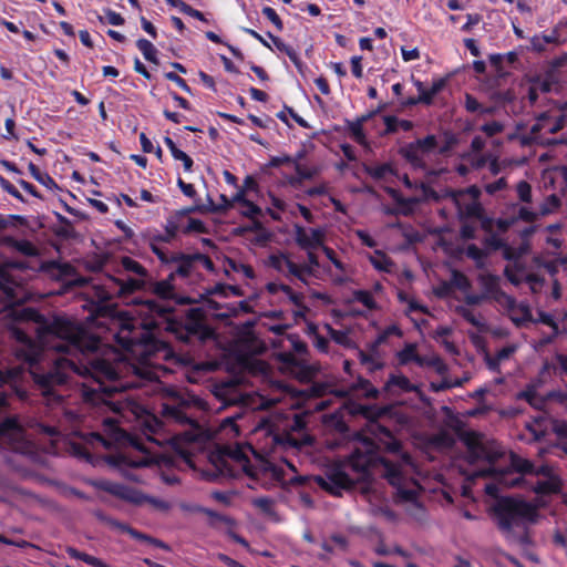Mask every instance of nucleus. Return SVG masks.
Segmentation results:
<instances>
[{"mask_svg":"<svg viewBox=\"0 0 567 567\" xmlns=\"http://www.w3.org/2000/svg\"><path fill=\"white\" fill-rule=\"evenodd\" d=\"M134 303L141 320L123 319L114 338L137 363L111 362L100 358L94 353L99 340L81 324L63 317L48 319L35 312H32V319L37 341L19 327L10 330V337L17 342L16 355L29 365L30 374L48 404L62 402L59 388L68 382L71 373H78L87 378L76 391L83 409L96 413L113 412L124 417L131 414L136 419L141 436L117 427L113 419L104 420L111 429L113 442L144 453L138 458L120 454L117 464L131 467L168 464L172 462L171 451L187 460V453L179 446L182 434L173 432L167 425L196 426L195 420L187 413L188 402L176 400L164 404V422L136 400L123 394L125 389L137 384L122 381V373L126 369L141 379L152 380L155 377L151 368L152 359L159 352H166V344L156 338L155 331H168L184 342L205 341L214 332L199 318L197 310H189L182 322L173 317V308L164 302L145 299ZM183 436L188 441L195 439L186 432Z\"/></svg>","mask_w":567,"mask_h":567,"instance_id":"1","label":"nucleus"},{"mask_svg":"<svg viewBox=\"0 0 567 567\" xmlns=\"http://www.w3.org/2000/svg\"><path fill=\"white\" fill-rule=\"evenodd\" d=\"M400 446V442L386 427L373 422L368 426L367 433L357 434L353 450L347 460L328 468L324 475L316 476L315 482L330 494L340 496L343 491H349L357 483L368 480L371 467L382 463L389 482L399 485L401 466L382 458L379 451L396 453Z\"/></svg>","mask_w":567,"mask_h":567,"instance_id":"2","label":"nucleus"},{"mask_svg":"<svg viewBox=\"0 0 567 567\" xmlns=\"http://www.w3.org/2000/svg\"><path fill=\"white\" fill-rule=\"evenodd\" d=\"M306 422L301 415H295L289 430H280L270 419H261L252 431L258 450L251 451L257 457L277 451L300 450L313 443L312 437L305 432Z\"/></svg>","mask_w":567,"mask_h":567,"instance_id":"3","label":"nucleus"},{"mask_svg":"<svg viewBox=\"0 0 567 567\" xmlns=\"http://www.w3.org/2000/svg\"><path fill=\"white\" fill-rule=\"evenodd\" d=\"M462 441L466 446V460L470 464H475L482 460L488 463V467L474 472L471 476L472 480L493 477L507 487H515L525 483L523 477L509 480L511 470H498L494 466L504 455V451L495 442H484L482 435L476 432H465Z\"/></svg>","mask_w":567,"mask_h":567,"instance_id":"4","label":"nucleus"},{"mask_svg":"<svg viewBox=\"0 0 567 567\" xmlns=\"http://www.w3.org/2000/svg\"><path fill=\"white\" fill-rule=\"evenodd\" d=\"M497 527L509 542H527L525 534L518 535L515 528L526 529L527 524L537 518L536 507L523 499L505 498L495 507Z\"/></svg>","mask_w":567,"mask_h":567,"instance_id":"5","label":"nucleus"},{"mask_svg":"<svg viewBox=\"0 0 567 567\" xmlns=\"http://www.w3.org/2000/svg\"><path fill=\"white\" fill-rule=\"evenodd\" d=\"M25 427L35 429L39 433L50 437L60 435V431L55 426L45 425L32 419L22 423L17 416H10L0 422V444L7 445L20 454H32L34 446L27 437Z\"/></svg>","mask_w":567,"mask_h":567,"instance_id":"6","label":"nucleus"},{"mask_svg":"<svg viewBox=\"0 0 567 567\" xmlns=\"http://www.w3.org/2000/svg\"><path fill=\"white\" fill-rule=\"evenodd\" d=\"M480 195L481 190L478 187L470 186L466 189L447 190L445 197L455 205L461 219H483V207L478 200Z\"/></svg>","mask_w":567,"mask_h":567,"instance_id":"7","label":"nucleus"},{"mask_svg":"<svg viewBox=\"0 0 567 567\" xmlns=\"http://www.w3.org/2000/svg\"><path fill=\"white\" fill-rule=\"evenodd\" d=\"M436 147L437 140L435 135H427L424 138H419L402 146L400 154L413 168L425 169V158L432 154Z\"/></svg>","mask_w":567,"mask_h":567,"instance_id":"8","label":"nucleus"},{"mask_svg":"<svg viewBox=\"0 0 567 567\" xmlns=\"http://www.w3.org/2000/svg\"><path fill=\"white\" fill-rule=\"evenodd\" d=\"M269 265L286 277L296 278L307 285V275L310 272L309 268L298 266L286 254L271 255L269 257Z\"/></svg>","mask_w":567,"mask_h":567,"instance_id":"9","label":"nucleus"},{"mask_svg":"<svg viewBox=\"0 0 567 567\" xmlns=\"http://www.w3.org/2000/svg\"><path fill=\"white\" fill-rule=\"evenodd\" d=\"M477 280L483 289V295L491 301L499 305H507L511 301V296L501 288V278L496 275L482 272L478 275Z\"/></svg>","mask_w":567,"mask_h":567,"instance_id":"10","label":"nucleus"},{"mask_svg":"<svg viewBox=\"0 0 567 567\" xmlns=\"http://www.w3.org/2000/svg\"><path fill=\"white\" fill-rule=\"evenodd\" d=\"M216 395L225 405H243L252 408L254 398L249 393L241 392L237 383H227L217 389Z\"/></svg>","mask_w":567,"mask_h":567,"instance_id":"11","label":"nucleus"},{"mask_svg":"<svg viewBox=\"0 0 567 567\" xmlns=\"http://www.w3.org/2000/svg\"><path fill=\"white\" fill-rule=\"evenodd\" d=\"M295 240L303 250H315L323 246L324 230L321 228H305L295 226Z\"/></svg>","mask_w":567,"mask_h":567,"instance_id":"12","label":"nucleus"},{"mask_svg":"<svg viewBox=\"0 0 567 567\" xmlns=\"http://www.w3.org/2000/svg\"><path fill=\"white\" fill-rule=\"evenodd\" d=\"M511 301L507 305H499L505 311L512 322L517 327H525L529 322H534L530 307L525 302H517L514 297L511 296Z\"/></svg>","mask_w":567,"mask_h":567,"instance_id":"13","label":"nucleus"},{"mask_svg":"<svg viewBox=\"0 0 567 567\" xmlns=\"http://www.w3.org/2000/svg\"><path fill=\"white\" fill-rule=\"evenodd\" d=\"M0 290L10 303L23 301L22 286L4 269H0Z\"/></svg>","mask_w":567,"mask_h":567,"instance_id":"14","label":"nucleus"},{"mask_svg":"<svg viewBox=\"0 0 567 567\" xmlns=\"http://www.w3.org/2000/svg\"><path fill=\"white\" fill-rule=\"evenodd\" d=\"M100 487L103 491H105L121 499H124V501H127V502H131L134 504L142 503V501L144 498L143 495L140 494L134 488L123 485V484H120V483L103 482V483H101Z\"/></svg>","mask_w":567,"mask_h":567,"instance_id":"15","label":"nucleus"},{"mask_svg":"<svg viewBox=\"0 0 567 567\" xmlns=\"http://www.w3.org/2000/svg\"><path fill=\"white\" fill-rule=\"evenodd\" d=\"M194 210H195V208H188V209H184V210L177 212L174 215H172L166 221L165 234L157 235V236L153 237V238H156V244L157 243H169L171 240H173L175 238L177 231H179V229H181V221L186 218V215H188L189 213H192Z\"/></svg>","mask_w":567,"mask_h":567,"instance_id":"16","label":"nucleus"},{"mask_svg":"<svg viewBox=\"0 0 567 567\" xmlns=\"http://www.w3.org/2000/svg\"><path fill=\"white\" fill-rule=\"evenodd\" d=\"M146 277H127L123 278H111V282L113 284L116 296L124 297L131 295L137 290H141L145 286Z\"/></svg>","mask_w":567,"mask_h":567,"instance_id":"17","label":"nucleus"},{"mask_svg":"<svg viewBox=\"0 0 567 567\" xmlns=\"http://www.w3.org/2000/svg\"><path fill=\"white\" fill-rule=\"evenodd\" d=\"M266 47L272 49L274 47L279 50L280 52L286 53L289 59L292 61V63L300 69L301 62L298 56L296 48L287 43L285 41V38H258Z\"/></svg>","mask_w":567,"mask_h":567,"instance_id":"18","label":"nucleus"},{"mask_svg":"<svg viewBox=\"0 0 567 567\" xmlns=\"http://www.w3.org/2000/svg\"><path fill=\"white\" fill-rule=\"evenodd\" d=\"M114 297L117 296L115 288L111 282V278L109 279V282L105 285L92 287L91 299L92 301L97 303L99 311L106 309L107 307L105 306V303L112 300Z\"/></svg>","mask_w":567,"mask_h":567,"instance_id":"19","label":"nucleus"},{"mask_svg":"<svg viewBox=\"0 0 567 567\" xmlns=\"http://www.w3.org/2000/svg\"><path fill=\"white\" fill-rule=\"evenodd\" d=\"M516 60H517L516 52L489 55L491 64L495 69L497 78H499V79L504 78L508 74V72L504 70V64L507 63V64L512 65L516 62Z\"/></svg>","mask_w":567,"mask_h":567,"instance_id":"20","label":"nucleus"},{"mask_svg":"<svg viewBox=\"0 0 567 567\" xmlns=\"http://www.w3.org/2000/svg\"><path fill=\"white\" fill-rule=\"evenodd\" d=\"M536 494L549 495L560 492L561 481L558 476H550L544 481H538L530 487Z\"/></svg>","mask_w":567,"mask_h":567,"instance_id":"21","label":"nucleus"},{"mask_svg":"<svg viewBox=\"0 0 567 567\" xmlns=\"http://www.w3.org/2000/svg\"><path fill=\"white\" fill-rule=\"evenodd\" d=\"M548 120L549 116L546 113L538 116L537 122L530 127L529 133L522 136V144L530 145L533 143H544L539 133L544 130V122H547Z\"/></svg>","mask_w":567,"mask_h":567,"instance_id":"22","label":"nucleus"},{"mask_svg":"<svg viewBox=\"0 0 567 567\" xmlns=\"http://www.w3.org/2000/svg\"><path fill=\"white\" fill-rule=\"evenodd\" d=\"M173 278H174V274H172L169 276V278L166 280H162V281L152 284V286H151L152 292L163 300L174 299L175 292H174V286L172 285Z\"/></svg>","mask_w":567,"mask_h":567,"instance_id":"23","label":"nucleus"},{"mask_svg":"<svg viewBox=\"0 0 567 567\" xmlns=\"http://www.w3.org/2000/svg\"><path fill=\"white\" fill-rule=\"evenodd\" d=\"M416 364L419 367H430L435 370V372L440 375H445L447 373V365L445 362L436 354L431 355H420Z\"/></svg>","mask_w":567,"mask_h":567,"instance_id":"24","label":"nucleus"},{"mask_svg":"<svg viewBox=\"0 0 567 567\" xmlns=\"http://www.w3.org/2000/svg\"><path fill=\"white\" fill-rule=\"evenodd\" d=\"M393 388H399L402 392L416 391V386L410 382L404 375L391 374L389 380L385 382V389L392 391Z\"/></svg>","mask_w":567,"mask_h":567,"instance_id":"25","label":"nucleus"},{"mask_svg":"<svg viewBox=\"0 0 567 567\" xmlns=\"http://www.w3.org/2000/svg\"><path fill=\"white\" fill-rule=\"evenodd\" d=\"M3 243L14 250L21 252L24 256H35L37 255V248L28 240H17L12 237H6L3 239Z\"/></svg>","mask_w":567,"mask_h":567,"instance_id":"26","label":"nucleus"},{"mask_svg":"<svg viewBox=\"0 0 567 567\" xmlns=\"http://www.w3.org/2000/svg\"><path fill=\"white\" fill-rule=\"evenodd\" d=\"M171 261L177 262L175 272L179 276L187 277L190 274L193 264L195 261V255H183L178 254L172 257Z\"/></svg>","mask_w":567,"mask_h":567,"instance_id":"27","label":"nucleus"},{"mask_svg":"<svg viewBox=\"0 0 567 567\" xmlns=\"http://www.w3.org/2000/svg\"><path fill=\"white\" fill-rule=\"evenodd\" d=\"M196 512L198 513H203L205 514L208 518H209V524L213 526V527H217L219 524H225L229 527H231L235 522L233 518L228 517V516H225V515H221L215 511H212V509H208V508H204V507H200V506H197L195 508Z\"/></svg>","mask_w":567,"mask_h":567,"instance_id":"28","label":"nucleus"},{"mask_svg":"<svg viewBox=\"0 0 567 567\" xmlns=\"http://www.w3.org/2000/svg\"><path fill=\"white\" fill-rule=\"evenodd\" d=\"M545 421L546 419L544 416H537L532 422L526 423L525 427L532 434V441L538 442L546 436L547 430L544 426Z\"/></svg>","mask_w":567,"mask_h":567,"instance_id":"29","label":"nucleus"},{"mask_svg":"<svg viewBox=\"0 0 567 567\" xmlns=\"http://www.w3.org/2000/svg\"><path fill=\"white\" fill-rule=\"evenodd\" d=\"M509 461L511 466L514 468L515 472L520 473L523 475L534 473V464L530 461L523 458L513 452L509 454Z\"/></svg>","mask_w":567,"mask_h":567,"instance_id":"30","label":"nucleus"},{"mask_svg":"<svg viewBox=\"0 0 567 567\" xmlns=\"http://www.w3.org/2000/svg\"><path fill=\"white\" fill-rule=\"evenodd\" d=\"M65 551L66 554L71 557V558H74V559H81L83 561H85L86 564L91 565V566H95V567H109L106 564H104L101 559L94 557V556H91L86 553H83V551H80L78 550L76 548L74 547H66L65 548Z\"/></svg>","mask_w":567,"mask_h":567,"instance_id":"31","label":"nucleus"},{"mask_svg":"<svg viewBox=\"0 0 567 567\" xmlns=\"http://www.w3.org/2000/svg\"><path fill=\"white\" fill-rule=\"evenodd\" d=\"M234 202L241 205V214L247 217H255L261 214V209L252 202L245 198L244 193H238L234 197Z\"/></svg>","mask_w":567,"mask_h":567,"instance_id":"32","label":"nucleus"},{"mask_svg":"<svg viewBox=\"0 0 567 567\" xmlns=\"http://www.w3.org/2000/svg\"><path fill=\"white\" fill-rule=\"evenodd\" d=\"M416 498L417 491L415 488H405L401 486L398 487L395 497L396 503H408L411 504L412 506L421 508Z\"/></svg>","mask_w":567,"mask_h":567,"instance_id":"33","label":"nucleus"},{"mask_svg":"<svg viewBox=\"0 0 567 567\" xmlns=\"http://www.w3.org/2000/svg\"><path fill=\"white\" fill-rule=\"evenodd\" d=\"M122 268L137 277H147V270L136 260L131 257L121 258Z\"/></svg>","mask_w":567,"mask_h":567,"instance_id":"34","label":"nucleus"},{"mask_svg":"<svg viewBox=\"0 0 567 567\" xmlns=\"http://www.w3.org/2000/svg\"><path fill=\"white\" fill-rule=\"evenodd\" d=\"M295 169L298 176L290 181L292 185L301 184V182L305 179H311L320 172L318 167L309 168L298 163L295 165Z\"/></svg>","mask_w":567,"mask_h":567,"instance_id":"35","label":"nucleus"},{"mask_svg":"<svg viewBox=\"0 0 567 567\" xmlns=\"http://www.w3.org/2000/svg\"><path fill=\"white\" fill-rule=\"evenodd\" d=\"M28 168H29V172L32 175V177L35 181H38L39 183H41L42 185H44L47 188L52 189V188L56 187V184L53 181V178L49 174L42 173L39 169V167L37 165H34L33 163H30Z\"/></svg>","mask_w":567,"mask_h":567,"instance_id":"36","label":"nucleus"},{"mask_svg":"<svg viewBox=\"0 0 567 567\" xmlns=\"http://www.w3.org/2000/svg\"><path fill=\"white\" fill-rule=\"evenodd\" d=\"M105 523L113 529H116L121 533H126L128 534L131 537H133L134 539L137 540V538H143L142 536V533L132 528L131 526H128L127 524L125 523H122V522H118L116 519H113V518H104Z\"/></svg>","mask_w":567,"mask_h":567,"instance_id":"37","label":"nucleus"},{"mask_svg":"<svg viewBox=\"0 0 567 567\" xmlns=\"http://www.w3.org/2000/svg\"><path fill=\"white\" fill-rule=\"evenodd\" d=\"M560 206V199L557 195L553 194L545 198L539 205L538 214L540 217L547 216L554 213Z\"/></svg>","mask_w":567,"mask_h":567,"instance_id":"38","label":"nucleus"},{"mask_svg":"<svg viewBox=\"0 0 567 567\" xmlns=\"http://www.w3.org/2000/svg\"><path fill=\"white\" fill-rule=\"evenodd\" d=\"M137 48L138 50L143 53L144 58L150 61V62H153L155 64H157V58H156V53H157V50L156 48L153 45L152 42H150L148 40L144 39V38H141L138 41H137Z\"/></svg>","mask_w":567,"mask_h":567,"instance_id":"39","label":"nucleus"},{"mask_svg":"<svg viewBox=\"0 0 567 567\" xmlns=\"http://www.w3.org/2000/svg\"><path fill=\"white\" fill-rule=\"evenodd\" d=\"M358 355L361 364L365 365L370 372L380 370L383 367V363L374 354L359 351Z\"/></svg>","mask_w":567,"mask_h":567,"instance_id":"40","label":"nucleus"},{"mask_svg":"<svg viewBox=\"0 0 567 567\" xmlns=\"http://www.w3.org/2000/svg\"><path fill=\"white\" fill-rule=\"evenodd\" d=\"M179 230H182L185 234L193 233V231L205 233L206 227L202 220L186 217L184 220L181 221Z\"/></svg>","mask_w":567,"mask_h":567,"instance_id":"41","label":"nucleus"},{"mask_svg":"<svg viewBox=\"0 0 567 567\" xmlns=\"http://www.w3.org/2000/svg\"><path fill=\"white\" fill-rule=\"evenodd\" d=\"M328 333L330 338L336 341L338 344H341L343 347L351 348L353 346V342L351 338L349 337L348 331L343 330H336L331 328L330 326H327Z\"/></svg>","mask_w":567,"mask_h":567,"instance_id":"42","label":"nucleus"},{"mask_svg":"<svg viewBox=\"0 0 567 567\" xmlns=\"http://www.w3.org/2000/svg\"><path fill=\"white\" fill-rule=\"evenodd\" d=\"M324 423L328 427L333 429L339 433H344L348 431V425L343 417L337 413L327 415Z\"/></svg>","mask_w":567,"mask_h":567,"instance_id":"43","label":"nucleus"},{"mask_svg":"<svg viewBox=\"0 0 567 567\" xmlns=\"http://www.w3.org/2000/svg\"><path fill=\"white\" fill-rule=\"evenodd\" d=\"M371 262L377 269L386 272H390L393 267V261L384 254L379 251H377L375 255L371 257Z\"/></svg>","mask_w":567,"mask_h":567,"instance_id":"44","label":"nucleus"},{"mask_svg":"<svg viewBox=\"0 0 567 567\" xmlns=\"http://www.w3.org/2000/svg\"><path fill=\"white\" fill-rule=\"evenodd\" d=\"M419 358L420 354L416 352V346L413 343L406 344L399 353V360L402 364H406L411 361L416 363Z\"/></svg>","mask_w":567,"mask_h":567,"instance_id":"45","label":"nucleus"},{"mask_svg":"<svg viewBox=\"0 0 567 567\" xmlns=\"http://www.w3.org/2000/svg\"><path fill=\"white\" fill-rule=\"evenodd\" d=\"M464 106L471 113H492V109H485L482 104L471 94L465 95Z\"/></svg>","mask_w":567,"mask_h":567,"instance_id":"46","label":"nucleus"},{"mask_svg":"<svg viewBox=\"0 0 567 567\" xmlns=\"http://www.w3.org/2000/svg\"><path fill=\"white\" fill-rule=\"evenodd\" d=\"M451 284L462 291H466L471 288L468 278L457 270L452 272Z\"/></svg>","mask_w":567,"mask_h":567,"instance_id":"47","label":"nucleus"},{"mask_svg":"<svg viewBox=\"0 0 567 567\" xmlns=\"http://www.w3.org/2000/svg\"><path fill=\"white\" fill-rule=\"evenodd\" d=\"M466 256L468 258L473 259L476 262V266L478 268H483L484 267L485 254L476 245H468L467 246V248H466Z\"/></svg>","mask_w":567,"mask_h":567,"instance_id":"48","label":"nucleus"},{"mask_svg":"<svg viewBox=\"0 0 567 567\" xmlns=\"http://www.w3.org/2000/svg\"><path fill=\"white\" fill-rule=\"evenodd\" d=\"M354 300L362 303L368 309L375 308V301L371 295V292L367 290H355L353 292Z\"/></svg>","mask_w":567,"mask_h":567,"instance_id":"49","label":"nucleus"},{"mask_svg":"<svg viewBox=\"0 0 567 567\" xmlns=\"http://www.w3.org/2000/svg\"><path fill=\"white\" fill-rule=\"evenodd\" d=\"M525 281L529 285L533 293H538L545 284V279L537 274H528Z\"/></svg>","mask_w":567,"mask_h":567,"instance_id":"50","label":"nucleus"},{"mask_svg":"<svg viewBox=\"0 0 567 567\" xmlns=\"http://www.w3.org/2000/svg\"><path fill=\"white\" fill-rule=\"evenodd\" d=\"M516 192L518 195V198L524 203H530L532 202V187L526 181H520L516 185Z\"/></svg>","mask_w":567,"mask_h":567,"instance_id":"51","label":"nucleus"},{"mask_svg":"<svg viewBox=\"0 0 567 567\" xmlns=\"http://www.w3.org/2000/svg\"><path fill=\"white\" fill-rule=\"evenodd\" d=\"M228 267L237 272H243L247 278H254L255 271L249 265L238 264L233 259H227Z\"/></svg>","mask_w":567,"mask_h":567,"instance_id":"52","label":"nucleus"},{"mask_svg":"<svg viewBox=\"0 0 567 567\" xmlns=\"http://www.w3.org/2000/svg\"><path fill=\"white\" fill-rule=\"evenodd\" d=\"M456 311L460 316H462L472 326H474L476 328L482 327L481 320L475 316V313L471 309H468L466 307H457Z\"/></svg>","mask_w":567,"mask_h":567,"instance_id":"53","label":"nucleus"},{"mask_svg":"<svg viewBox=\"0 0 567 567\" xmlns=\"http://www.w3.org/2000/svg\"><path fill=\"white\" fill-rule=\"evenodd\" d=\"M519 398L526 400L532 406L540 409L544 404L543 400L537 396L534 389H528L519 394Z\"/></svg>","mask_w":567,"mask_h":567,"instance_id":"54","label":"nucleus"},{"mask_svg":"<svg viewBox=\"0 0 567 567\" xmlns=\"http://www.w3.org/2000/svg\"><path fill=\"white\" fill-rule=\"evenodd\" d=\"M414 85L419 91L417 100L423 104L430 105L433 101L432 95L430 94V90L426 89L424 84L419 80H414Z\"/></svg>","mask_w":567,"mask_h":567,"instance_id":"55","label":"nucleus"},{"mask_svg":"<svg viewBox=\"0 0 567 567\" xmlns=\"http://www.w3.org/2000/svg\"><path fill=\"white\" fill-rule=\"evenodd\" d=\"M70 453L79 458H82V460H85L87 462H91V454L89 453V451L86 450V447H84L82 444L80 443H71L70 445Z\"/></svg>","mask_w":567,"mask_h":567,"instance_id":"56","label":"nucleus"},{"mask_svg":"<svg viewBox=\"0 0 567 567\" xmlns=\"http://www.w3.org/2000/svg\"><path fill=\"white\" fill-rule=\"evenodd\" d=\"M307 259L306 264H298V266H306L309 268L310 272L307 275V279L315 275L316 268L319 267L318 256L313 252V250H307Z\"/></svg>","mask_w":567,"mask_h":567,"instance_id":"57","label":"nucleus"},{"mask_svg":"<svg viewBox=\"0 0 567 567\" xmlns=\"http://www.w3.org/2000/svg\"><path fill=\"white\" fill-rule=\"evenodd\" d=\"M503 130H504V125L497 121L486 123L481 127V131L484 132L489 137L503 132Z\"/></svg>","mask_w":567,"mask_h":567,"instance_id":"58","label":"nucleus"},{"mask_svg":"<svg viewBox=\"0 0 567 567\" xmlns=\"http://www.w3.org/2000/svg\"><path fill=\"white\" fill-rule=\"evenodd\" d=\"M167 2L173 4L174 7L179 8V10L183 12H186L196 18H202V13L199 11L193 9L190 6H188L182 0H167Z\"/></svg>","mask_w":567,"mask_h":567,"instance_id":"59","label":"nucleus"},{"mask_svg":"<svg viewBox=\"0 0 567 567\" xmlns=\"http://www.w3.org/2000/svg\"><path fill=\"white\" fill-rule=\"evenodd\" d=\"M551 430L558 437L567 440V422L551 420Z\"/></svg>","mask_w":567,"mask_h":567,"instance_id":"60","label":"nucleus"},{"mask_svg":"<svg viewBox=\"0 0 567 567\" xmlns=\"http://www.w3.org/2000/svg\"><path fill=\"white\" fill-rule=\"evenodd\" d=\"M518 217L524 221L533 223L537 220L540 216L538 214V210L534 212L527 207H520L518 210Z\"/></svg>","mask_w":567,"mask_h":567,"instance_id":"61","label":"nucleus"},{"mask_svg":"<svg viewBox=\"0 0 567 567\" xmlns=\"http://www.w3.org/2000/svg\"><path fill=\"white\" fill-rule=\"evenodd\" d=\"M63 415L71 424H75L82 421L84 413L80 410L64 409Z\"/></svg>","mask_w":567,"mask_h":567,"instance_id":"62","label":"nucleus"},{"mask_svg":"<svg viewBox=\"0 0 567 567\" xmlns=\"http://www.w3.org/2000/svg\"><path fill=\"white\" fill-rule=\"evenodd\" d=\"M176 161H181L183 162V166H184V169L186 172H189L192 171V167H193V159L183 151H181L179 148L174 152V154L172 155Z\"/></svg>","mask_w":567,"mask_h":567,"instance_id":"63","label":"nucleus"},{"mask_svg":"<svg viewBox=\"0 0 567 567\" xmlns=\"http://www.w3.org/2000/svg\"><path fill=\"white\" fill-rule=\"evenodd\" d=\"M262 13L265 14V17L267 19H269L276 25L277 31H281L282 30L281 20H280L279 16L276 13V11L272 8L265 7L262 9Z\"/></svg>","mask_w":567,"mask_h":567,"instance_id":"64","label":"nucleus"}]
</instances>
